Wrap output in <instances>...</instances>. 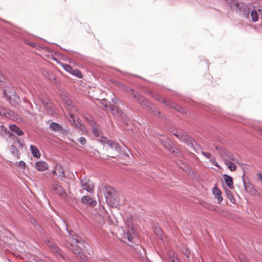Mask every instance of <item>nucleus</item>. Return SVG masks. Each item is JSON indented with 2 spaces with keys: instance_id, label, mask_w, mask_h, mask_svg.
<instances>
[{
  "instance_id": "a211bd4d",
  "label": "nucleus",
  "mask_w": 262,
  "mask_h": 262,
  "mask_svg": "<svg viewBox=\"0 0 262 262\" xmlns=\"http://www.w3.org/2000/svg\"><path fill=\"white\" fill-rule=\"evenodd\" d=\"M12 114V112L9 111L6 108L0 106V115L10 118Z\"/></svg>"
},
{
  "instance_id": "f704fd0d",
  "label": "nucleus",
  "mask_w": 262,
  "mask_h": 262,
  "mask_svg": "<svg viewBox=\"0 0 262 262\" xmlns=\"http://www.w3.org/2000/svg\"><path fill=\"white\" fill-rule=\"evenodd\" d=\"M78 141L80 142V143L82 145H84L86 143V140L84 138V137H80L79 139H78Z\"/></svg>"
},
{
  "instance_id": "1a4fd4ad",
  "label": "nucleus",
  "mask_w": 262,
  "mask_h": 262,
  "mask_svg": "<svg viewBox=\"0 0 262 262\" xmlns=\"http://www.w3.org/2000/svg\"><path fill=\"white\" fill-rule=\"evenodd\" d=\"M174 135L180 140L183 141L188 145L192 144V139L187 134L177 133L174 134Z\"/></svg>"
},
{
  "instance_id": "20e7f679",
  "label": "nucleus",
  "mask_w": 262,
  "mask_h": 262,
  "mask_svg": "<svg viewBox=\"0 0 262 262\" xmlns=\"http://www.w3.org/2000/svg\"><path fill=\"white\" fill-rule=\"evenodd\" d=\"M104 196L106 202L108 205L112 206H116L118 203L115 202V189L111 186H105L104 187Z\"/></svg>"
},
{
  "instance_id": "a878e982",
  "label": "nucleus",
  "mask_w": 262,
  "mask_h": 262,
  "mask_svg": "<svg viewBox=\"0 0 262 262\" xmlns=\"http://www.w3.org/2000/svg\"><path fill=\"white\" fill-rule=\"evenodd\" d=\"M40 100L42 102L45 107H47L48 108L51 107V104L50 103L49 100L47 98H41L40 99Z\"/></svg>"
},
{
  "instance_id": "a18cd8bd",
  "label": "nucleus",
  "mask_w": 262,
  "mask_h": 262,
  "mask_svg": "<svg viewBox=\"0 0 262 262\" xmlns=\"http://www.w3.org/2000/svg\"><path fill=\"white\" fill-rule=\"evenodd\" d=\"M258 134L262 136V129L258 130Z\"/></svg>"
},
{
  "instance_id": "f3484780",
  "label": "nucleus",
  "mask_w": 262,
  "mask_h": 262,
  "mask_svg": "<svg viewBox=\"0 0 262 262\" xmlns=\"http://www.w3.org/2000/svg\"><path fill=\"white\" fill-rule=\"evenodd\" d=\"M30 149L33 156L35 157L39 158L40 157V154L37 148L33 145H30Z\"/></svg>"
},
{
  "instance_id": "4468645a",
  "label": "nucleus",
  "mask_w": 262,
  "mask_h": 262,
  "mask_svg": "<svg viewBox=\"0 0 262 262\" xmlns=\"http://www.w3.org/2000/svg\"><path fill=\"white\" fill-rule=\"evenodd\" d=\"M224 180H222L223 185L227 195H228L229 192V176L225 174L224 175Z\"/></svg>"
},
{
  "instance_id": "412c9836",
  "label": "nucleus",
  "mask_w": 262,
  "mask_h": 262,
  "mask_svg": "<svg viewBox=\"0 0 262 262\" xmlns=\"http://www.w3.org/2000/svg\"><path fill=\"white\" fill-rule=\"evenodd\" d=\"M54 190L60 195H63L65 194L64 189L59 185H55L53 188Z\"/></svg>"
},
{
  "instance_id": "603ef678",
  "label": "nucleus",
  "mask_w": 262,
  "mask_h": 262,
  "mask_svg": "<svg viewBox=\"0 0 262 262\" xmlns=\"http://www.w3.org/2000/svg\"><path fill=\"white\" fill-rule=\"evenodd\" d=\"M111 111L113 112L114 111V108H111Z\"/></svg>"
},
{
  "instance_id": "c85d7f7f",
  "label": "nucleus",
  "mask_w": 262,
  "mask_h": 262,
  "mask_svg": "<svg viewBox=\"0 0 262 262\" xmlns=\"http://www.w3.org/2000/svg\"><path fill=\"white\" fill-rule=\"evenodd\" d=\"M183 253H184V254L187 257H189V254H190V251L189 250L185 247L184 248L183 250Z\"/></svg>"
},
{
  "instance_id": "58836bf2",
  "label": "nucleus",
  "mask_w": 262,
  "mask_h": 262,
  "mask_svg": "<svg viewBox=\"0 0 262 262\" xmlns=\"http://www.w3.org/2000/svg\"><path fill=\"white\" fill-rule=\"evenodd\" d=\"M76 127L81 129L82 130H83V125L82 124H74Z\"/></svg>"
},
{
  "instance_id": "dca6fc26",
  "label": "nucleus",
  "mask_w": 262,
  "mask_h": 262,
  "mask_svg": "<svg viewBox=\"0 0 262 262\" xmlns=\"http://www.w3.org/2000/svg\"><path fill=\"white\" fill-rule=\"evenodd\" d=\"M10 129L14 132L18 136H22L24 135V132L16 125L11 124L9 126Z\"/></svg>"
},
{
  "instance_id": "f257e3e1",
  "label": "nucleus",
  "mask_w": 262,
  "mask_h": 262,
  "mask_svg": "<svg viewBox=\"0 0 262 262\" xmlns=\"http://www.w3.org/2000/svg\"><path fill=\"white\" fill-rule=\"evenodd\" d=\"M70 239H71V244L70 248L73 253L79 257L81 260H84V256L83 254L82 250L85 247L84 243L77 235L73 236L72 231L69 232Z\"/></svg>"
},
{
  "instance_id": "2f4dec72",
  "label": "nucleus",
  "mask_w": 262,
  "mask_h": 262,
  "mask_svg": "<svg viewBox=\"0 0 262 262\" xmlns=\"http://www.w3.org/2000/svg\"><path fill=\"white\" fill-rule=\"evenodd\" d=\"M101 143H106L108 145V141H110L108 140V139L104 137H101L100 139L99 140Z\"/></svg>"
},
{
  "instance_id": "2eb2a0df",
  "label": "nucleus",
  "mask_w": 262,
  "mask_h": 262,
  "mask_svg": "<svg viewBox=\"0 0 262 262\" xmlns=\"http://www.w3.org/2000/svg\"><path fill=\"white\" fill-rule=\"evenodd\" d=\"M50 129L53 132H61L62 131V127L56 122H51L49 126Z\"/></svg>"
},
{
  "instance_id": "79ce46f5",
  "label": "nucleus",
  "mask_w": 262,
  "mask_h": 262,
  "mask_svg": "<svg viewBox=\"0 0 262 262\" xmlns=\"http://www.w3.org/2000/svg\"><path fill=\"white\" fill-rule=\"evenodd\" d=\"M230 188H232V186L233 185V180H232V178L230 177Z\"/></svg>"
},
{
  "instance_id": "c756f323",
  "label": "nucleus",
  "mask_w": 262,
  "mask_h": 262,
  "mask_svg": "<svg viewBox=\"0 0 262 262\" xmlns=\"http://www.w3.org/2000/svg\"><path fill=\"white\" fill-rule=\"evenodd\" d=\"M202 154L203 156H204L205 157H206L207 158H208L209 159L211 160V159H212V156H211V154H210L209 152L202 151Z\"/></svg>"
},
{
  "instance_id": "cd10ccee",
  "label": "nucleus",
  "mask_w": 262,
  "mask_h": 262,
  "mask_svg": "<svg viewBox=\"0 0 262 262\" xmlns=\"http://www.w3.org/2000/svg\"><path fill=\"white\" fill-rule=\"evenodd\" d=\"M124 238L125 239H127L128 241L132 242L133 240V236L130 232V231L126 232V233H124Z\"/></svg>"
},
{
  "instance_id": "b1692460",
  "label": "nucleus",
  "mask_w": 262,
  "mask_h": 262,
  "mask_svg": "<svg viewBox=\"0 0 262 262\" xmlns=\"http://www.w3.org/2000/svg\"><path fill=\"white\" fill-rule=\"evenodd\" d=\"M251 16L252 21L256 22L258 20V14L256 10H252L251 12Z\"/></svg>"
},
{
  "instance_id": "ddd939ff",
  "label": "nucleus",
  "mask_w": 262,
  "mask_h": 262,
  "mask_svg": "<svg viewBox=\"0 0 262 262\" xmlns=\"http://www.w3.org/2000/svg\"><path fill=\"white\" fill-rule=\"evenodd\" d=\"M35 168L40 171H43L48 168V164L44 161H38L35 163Z\"/></svg>"
},
{
  "instance_id": "423d86ee",
  "label": "nucleus",
  "mask_w": 262,
  "mask_h": 262,
  "mask_svg": "<svg viewBox=\"0 0 262 262\" xmlns=\"http://www.w3.org/2000/svg\"><path fill=\"white\" fill-rule=\"evenodd\" d=\"M156 99L158 100L160 102H161L162 103H163V104H164L165 105H167V106H169L176 110H177L178 111L182 113H185L186 112L185 110L182 107H181L180 106L176 104L174 102H171L170 101H167L166 100H165L164 99H163L161 96H158Z\"/></svg>"
},
{
  "instance_id": "5701e85b",
  "label": "nucleus",
  "mask_w": 262,
  "mask_h": 262,
  "mask_svg": "<svg viewBox=\"0 0 262 262\" xmlns=\"http://www.w3.org/2000/svg\"><path fill=\"white\" fill-rule=\"evenodd\" d=\"M56 170L58 177L63 178L64 177V173L63 170L60 165H56Z\"/></svg>"
},
{
  "instance_id": "0eeeda50",
  "label": "nucleus",
  "mask_w": 262,
  "mask_h": 262,
  "mask_svg": "<svg viewBox=\"0 0 262 262\" xmlns=\"http://www.w3.org/2000/svg\"><path fill=\"white\" fill-rule=\"evenodd\" d=\"M45 242L47 245L51 248V250L55 254L59 255L62 258H64V256L62 255L60 249L57 247L56 244H55L52 240H50L49 238H47L45 239Z\"/></svg>"
},
{
  "instance_id": "37998d69",
  "label": "nucleus",
  "mask_w": 262,
  "mask_h": 262,
  "mask_svg": "<svg viewBox=\"0 0 262 262\" xmlns=\"http://www.w3.org/2000/svg\"><path fill=\"white\" fill-rule=\"evenodd\" d=\"M25 101L30 106V108L31 110H32V106L30 102L27 101V100H25Z\"/></svg>"
},
{
  "instance_id": "09e8293b",
  "label": "nucleus",
  "mask_w": 262,
  "mask_h": 262,
  "mask_svg": "<svg viewBox=\"0 0 262 262\" xmlns=\"http://www.w3.org/2000/svg\"><path fill=\"white\" fill-rule=\"evenodd\" d=\"M169 150H170L171 152H175V150H173L172 148L171 149H169Z\"/></svg>"
},
{
  "instance_id": "ea45409f",
  "label": "nucleus",
  "mask_w": 262,
  "mask_h": 262,
  "mask_svg": "<svg viewBox=\"0 0 262 262\" xmlns=\"http://www.w3.org/2000/svg\"><path fill=\"white\" fill-rule=\"evenodd\" d=\"M27 112L29 115H31L32 116L35 115V113L33 111H32V110H27Z\"/></svg>"
},
{
  "instance_id": "7ed1b4c3",
  "label": "nucleus",
  "mask_w": 262,
  "mask_h": 262,
  "mask_svg": "<svg viewBox=\"0 0 262 262\" xmlns=\"http://www.w3.org/2000/svg\"><path fill=\"white\" fill-rule=\"evenodd\" d=\"M123 89H125L126 91L130 93L133 97L142 105H144L147 107L149 111L154 113L156 115L157 112L156 109L142 96L139 95L138 93L135 92L133 89L127 88L125 85H122Z\"/></svg>"
},
{
  "instance_id": "4be33fe9",
  "label": "nucleus",
  "mask_w": 262,
  "mask_h": 262,
  "mask_svg": "<svg viewBox=\"0 0 262 262\" xmlns=\"http://www.w3.org/2000/svg\"><path fill=\"white\" fill-rule=\"evenodd\" d=\"M11 152L14 155V156L17 159H19L20 158L19 157V150L15 147V146L12 145L11 146Z\"/></svg>"
},
{
  "instance_id": "473e14b6",
  "label": "nucleus",
  "mask_w": 262,
  "mask_h": 262,
  "mask_svg": "<svg viewBox=\"0 0 262 262\" xmlns=\"http://www.w3.org/2000/svg\"><path fill=\"white\" fill-rule=\"evenodd\" d=\"M239 259L241 262H248L246 258L243 255H241L239 256Z\"/></svg>"
},
{
  "instance_id": "72a5a7b5",
  "label": "nucleus",
  "mask_w": 262,
  "mask_h": 262,
  "mask_svg": "<svg viewBox=\"0 0 262 262\" xmlns=\"http://www.w3.org/2000/svg\"><path fill=\"white\" fill-rule=\"evenodd\" d=\"M236 168V166L235 164L231 162H230V171H233L235 170Z\"/></svg>"
},
{
  "instance_id": "8fccbe9b",
  "label": "nucleus",
  "mask_w": 262,
  "mask_h": 262,
  "mask_svg": "<svg viewBox=\"0 0 262 262\" xmlns=\"http://www.w3.org/2000/svg\"><path fill=\"white\" fill-rule=\"evenodd\" d=\"M131 230H132V233H134L135 232V231H134V229L133 228H131Z\"/></svg>"
},
{
  "instance_id": "9d476101",
  "label": "nucleus",
  "mask_w": 262,
  "mask_h": 262,
  "mask_svg": "<svg viewBox=\"0 0 262 262\" xmlns=\"http://www.w3.org/2000/svg\"><path fill=\"white\" fill-rule=\"evenodd\" d=\"M81 202L85 205L94 206L96 205L97 202L94 200L89 196H84L81 198Z\"/></svg>"
},
{
  "instance_id": "6ab92c4d",
  "label": "nucleus",
  "mask_w": 262,
  "mask_h": 262,
  "mask_svg": "<svg viewBox=\"0 0 262 262\" xmlns=\"http://www.w3.org/2000/svg\"><path fill=\"white\" fill-rule=\"evenodd\" d=\"M92 128V133L97 137H98L100 135V131L99 130L97 124L94 123L93 124H91Z\"/></svg>"
},
{
  "instance_id": "f03ea898",
  "label": "nucleus",
  "mask_w": 262,
  "mask_h": 262,
  "mask_svg": "<svg viewBox=\"0 0 262 262\" xmlns=\"http://www.w3.org/2000/svg\"><path fill=\"white\" fill-rule=\"evenodd\" d=\"M230 8L246 18L248 17L250 12L247 6L242 2H238L235 0H232L230 2Z\"/></svg>"
},
{
  "instance_id": "6e6552de",
  "label": "nucleus",
  "mask_w": 262,
  "mask_h": 262,
  "mask_svg": "<svg viewBox=\"0 0 262 262\" xmlns=\"http://www.w3.org/2000/svg\"><path fill=\"white\" fill-rule=\"evenodd\" d=\"M81 186L82 188L90 193L93 192L94 191V185L92 181L90 180H81Z\"/></svg>"
},
{
  "instance_id": "c9c22d12",
  "label": "nucleus",
  "mask_w": 262,
  "mask_h": 262,
  "mask_svg": "<svg viewBox=\"0 0 262 262\" xmlns=\"http://www.w3.org/2000/svg\"><path fill=\"white\" fill-rule=\"evenodd\" d=\"M18 165L21 168H25L26 167V163L23 161H20L18 162Z\"/></svg>"
},
{
  "instance_id": "aec40b11",
  "label": "nucleus",
  "mask_w": 262,
  "mask_h": 262,
  "mask_svg": "<svg viewBox=\"0 0 262 262\" xmlns=\"http://www.w3.org/2000/svg\"><path fill=\"white\" fill-rule=\"evenodd\" d=\"M108 145L111 148L115 149L117 151H118L120 148V146L118 143L111 140L108 141Z\"/></svg>"
},
{
  "instance_id": "5fc2aeb1",
  "label": "nucleus",
  "mask_w": 262,
  "mask_h": 262,
  "mask_svg": "<svg viewBox=\"0 0 262 262\" xmlns=\"http://www.w3.org/2000/svg\"><path fill=\"white\" fill-rule=\"evenodd\" d=\"M230 159H233V158H231V157H230Z\"/></svg>"
},
{
  "instance_id": "bb28decb",
  "label": "nucleus",
  "mask_w": 262,
  "mask_h": 262,
  "mask_svg": "<svg viewBox=\"0 0 262 262\" xmlns=\"http://www.w3.org/2000/svg\"><path fill=\"white\" fill-rule=\"evenodd\" d=\"M71 73L73 75H75V76H76L78 78H82V77L81 72L79 70H77V69H75V70L72 69V71Z\"/></svg>"
},
{
  "instance_id": "4c0bfd02",
  "label": "nucleus",
  "mask_w": 262,
  "mask_h": 262,
  "mask_svg": "<svg viewBox=\"0 0 262 262\" xmlns=\"http://www.w3.org/2000/svg\"><path fill=\"white\" fill-rule=\"evenodd\" d=\"M230 202L234 204L235 203V199L233 198V195L230 194Z\"/></svg>"
},
{
  "instance_id": "864d4df0",
  "label": "nucleus",
  "mask_w": 262,
  "mask_h": 262,
  "mask_svg": "<svg viewBox=\"0 0 262 262\" xmlns=\"http://www.w3.org/2000/svg\"><path fill=\"white\" fill-rule=\"evenodd\" d=\"M185 166L184 168H183V170H185Z\"/></svg>"
},
{
  "instance_id": "39448f33",
  "label": "nucleus",
  "mask_w": 262,
  "mask_h": 262,
  "mask_svg": "<svg viewBox=\"0 0 262 262\" xmlns=\"http://www.w3.org/2000/svg\"><path fill=\"white\" fill-rule=\"evenodd\" d=\"M4 94L7 100L12 105L17 104L20 101L19 97L13 91L6 90L4 92Z\"/></svg>"
},
{
  "instance_id": "393cba45",
  "label": "nucleus",
  "mask_w": 262,
  "mask_h": 262,
  "mask_svg": "<svg viewBox=\"0 0 262 262\" xmlns=\"http://www.w3.org/2000/svg\"><path fill=\"white\" fill-rule=\"evenodd\" d=\"M60 65L61 67L63 68L64 70H66L67 72L71 73L72 71V68L70 65L66 64V63H60Z\"/></svg>"
},
{
  "instance_id": "e433bc0d",
  "label": "nucleus",
  "mask_w": 262,
  "mask_h": 262,
  "mask_svg": "<svg viewBox=\"0 0 262 262\" xmlns=\"http://www.w3.org/2000/svg\"><path fill=\"white\" fill-rule=\"evenodd\" d=\"M210 162L211 163H212V164L213 165H214L215 166H216V167H220L219 165L218 164V163L216 162V161L213 158L211 159V160H210Z\"/></svg>"
},
{
  "instance_id": "f8f14e48",
  "label": "nucleus",
  "mask_w": 262,
  "mask_h": 262,
  "mask_svg": "<svg viewBox=\"0 0 262 262\" xmlns=\"http://www.w3.org/2000/svg\"><path fill=\"white\" fill-rule=\"evenodd\" d=\"M212 193L214 196V198L217 200V202L220 203L223 198L222 196V191L219 189L217 186H214L212 189Z\"/></svg>"
},
{
  "instance_id": "3c124183",
  "label": "nucleus",
  "mask_w": 262,
  "mask_h": 262,
  "mask_svg": "<svg viewBox=\"0 0 262 262\" xmlns=\"http://www.w3.org/2000/svg\"><path fill=\"white\" fill-rule=\"evenodd\" d=\"M226 165H227V167L229 168V164H228L227 163H226Z\"/></svg>"
},
{
  "instance_id": "de8ad7c7",
  "label": "nucleus",
  "mask_w": 262,
  "mask_h": 262,
  "mask_svg": "<svg viewBox=\"0 0 262 262\" xmlns=\"http://www.w3.org/2000/svg\"><path fill=\"white\" fill-rule=\"evenodd\" d=\"M161 232V231L160 229H158V231H157V233H158L159 235H160Z\"/></svg>"
},
{
  "instance_id": "49530a36",
  "label": "nucleus",
  "mask_w": 262,
  "mask_h": 262,
  "mask_svg": "<svg viewBox=\"0 0 262 262\" xmlns=\"http://www.w3.org/2000/svg\"><path fill=\"white\" fill-rule=\"evenodd\" d=\"M172 261V262H178V259L177 258H173Z\"/></svg>"
},
{
  "instance_id": "a19ab883",
  "label": "nucleus",
  "mask_w": 262,
  "mask_h": 262,
  "mask_svg": "<svg viewBox=\"0 0 262 262\" xmlns=\"http://www.w3.org/2000/svg\"><path fill=\"white\" fill-rule=\"evenodd\" d=\"M0 129H1L2 132H3L5 133L7 132V128L4 127L3 126H1Z\"/></svg>"
},
{
  "instance_id": "9b49d317",
  "label": "nucleus",
  "mask_w": 262,
  "mask_h": 262,
  "mask_svg": "<svg viewBox=\"0 0 262 262\" xmlns=\"http://www.w3.org/2000/svg\"><path fill=\"white\" fill-rule=\"evenodd\" d=\"M243 181H244V184L246 190L247 192L251 193L252 194L255 193L256 192V190L254 188V186L252 184V183H251L249 181H246L244 179L243 180Z\"/></svg>"
},
{
  "instance_id": "c03bdc74",
  "label": "nucleus",
  "mask_w": 262,
  "mask_h": 262,
  "mask_svg": "<svg viewBox=\"0 0 262 262\" xmlns=\"http://www.w3.org/2000/svg\"><path fill=\"white\" fill-rule=\"evenodd\" d=\"M57 170H56V168H55V170H54L52 171V172H53L55 175H56V176H58V174H57Z\"/></svg>"
},
{
  "instance_id": "7c9ffc66",
  "label": "nucleus",
  "mask_w": 262,
  "mask_h": 262,
  "mask_svg": "<svg viewBox=\"0 0 262 262\" xmlns=\"http://www.w3.org/2000/svg\"><path fill=\"white\" fill-rule=\"evenodd\" d=\"M256 176L257 180L262 183V173L260 171H258L256 173Z\"/></svg>"
}]
</instances>
